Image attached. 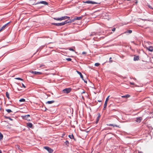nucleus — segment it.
<instances>
[{
  "instance_id": "43",
  "label": "nucleus",
  "mask_w": 153,
  "mask_h": 153,
  "mask_svg": "<svg viewBox=\"0 0 153 153\" xmlns=\"http://www.w3.org/2000/svg\"><path fill=\"white\" fill-rule=\"evenodd\" d=\"M0 153H2V152L0 150Z\"/></svg>"
},
{
  "instance_id": "42",
  "label": "nucleus",
  "mask_w": 153,
  "mask_h": 153,
  "mask_svg": "<svg viewBox=\"0 0 153 153\" xmlns=\"http://www.w3.org/2000/svg\"><path fill=\"white\" fill-rule=\"evenodd\" d=\"M130 84L131 85H134V82H130Z\"/></svg>"
},
{
  "instance_id": "6",
  "label": "nucleus",
  "mask_w": 153,
  "mask_h": 153,
  "mask_svg": "<svg viewBox=\"0 0 153 153\" xmlns=\"http://www.w3.org/2000/svg\"><path fill=\"white\" fill-rule=\"evenodd\" d=\"M30 72L31 73H32L34 74H37V75H40L42 73L41 72H36V71H30Z\"/></svg>"
},
{
  "instance_id": "38",
  "label": "nucleus",
  "mask_w": 153,
  "mask_h": 153,
  "mask_svg": "<svg viewBox=\"0 0 153 153\" xmlns=\"http://www.w3.org/2000/svg\"><path fill=\"white\" fill-rule=\"evenodd\" d=\"M110 60V62H112V58L111 57H110L109 59Z\"/></svg>"
},
{
  "instance_id": "32",
  "label": "nucleus",
  "mask_w": 153,
  "mask_h": 153,
  "mask_svg": "<svg viewBox=\"0 0 153 153\" xmlns=\"http://www.w3.org/2000/svg\"><path fill=\"white\" fill-rule=\"evenodd\" d=\"M66 60L68 61H71V59L70 58H67L66 59Z\"/></svg>"
},
{
  "instance_id": "27",
  "label": "nucleus",
  "mask_w": 153,
  "mask_h": 153,
  "mask_svg": "<svg viewBox=\"0 0 153 153\" xmlns=\"http://www.w3.org/2000/svg\"><path fill=\"white\" fill-rule=\"evenodd\" d=\"M132 31L131 30H127L126 32V33H132Z\"/></svg>"
},
{
  "instance_id": "45",
  "label": "nucleus",
  "mask_w": 153,
  "mask_h": 153,
  "mask_svg": "<svg viewBox=\"0 0 153 153\" xmlns=\"http://www.w3.org/2000/svg\"><path fill=\"white\" fill-rule=\"evenodd\" d=\"M99 101V102H101V101L99 100V101Z\"/></svg>"
},
{
  "instance_id": "19",
  "label": "nucleus",
  "mask_w": 153,
  "mask_h": 153,
  "mask_svg": "<svg viewBox=\"0 0 153 153\" xmlns=\"http://www.w3.org/2000/svg\"><path fill=\"white\" fill-rule=\"evenodd\" d=\"M54 101L53 100H52L50 101H48L46 103V104H52V103H53L54 102Z\"/></svg>"
},
{
  "instance_id": "29",
  "label": "nucleus",
  "mask_w": 153,
  "mask_h": 153,
  "mask_svg": "<svg viewBox=\"0 0 153 153\" xmlns=\"http://www.w3.org/2000/svg\"><path fill=\"white\" fill-rule=\"evenodd\" d=\"M3 135L2 134H0V140L3 138Z\"/></svg>"
},
{
  "instance_id": "23",
  "label": "nucleus",
  "mask_w": 153,
  "mask_h": 153,
  "mask_svg": "<svg viewBox=\"0 0 153 153\" xmlns=\"http://www.w3.org/2000/svg\"><path fill=\"white\" fill-rule=\"evenodd\" d=\"M16 148L17 149H18L19 150H21L20 149V146L19 145H17L15 146Z\"/></svg>"
},
{
  "instance_id": "16",
  "label": "nucleus",
  "mask_w": 153,
  "mask_h": 153,
  "mask_svg": "<svg viewBox=\"0 0 153 153\" xmlns=\"http://www.w3.org/2000/svg\"><path fill=\"white\" fill-rule=\"evenodd\" d=\"M82 19V17H75L74 18L75 20H80Z\"/></svg>"
},
{
  "instance_id": "35",
  "label": "nucleus",
  "mask_w": 153,
  "mask_h": 153,
  "mask_svg": "<svg viewBox=\"0 0 153 153\" xmlns=\"http://www.w3.org/2000/svg\"><path fill=\"white\" fill-rule=\"evenodd\" d=\"M65 143L66 145H68L69 144V142L68 141H66Z\"/></svg>"
},
{
  "instance_id": "5",
  "label": "nucleus",
  "mask_w": 153,
  "mask_h": 153,
  "mask_svg": "<svg viewBox=\"0 0 153 153\" xmlns=\"http://www.w3.org/2000/svg\"><path fill=\"white\" fill-rule=\"evenodd\" d=\"M84 3H88V4H97L98 3L95 2L93 1H88L84 2Z\"/></svg>"
},
{
  "instance_id": "28",
  "label": "nucleus",
  "mask_w": 153,
  "mask_h": 153,
  "mask_svg": "<svg viewBox=\"0 0 153 153\" xmlns=\"http://www.w3.org/2000/svg\"><path fill=\"white\" fill-rule=\"evenodd\" d=\"M15 79H16L19 80H20L21 81H23V79H22L21 78H19V77L15 78Z\"/></svg>"
},
{
  "instance_id": "48",
  "label": "nucleus",
  "mask_w": 153,
  "mask_h": 153,
  "mask_svg": "<svg viewBox=\"0 0 153 153\" xmlns=\"http://www.w3.org/2000/svg\"><path fill=\"white\" fill-rule=\"evenodd\" d=\"M99 153V152H98V153Z\"/></svg>"
},
{
  "instance_id": "9",
  "label": "nucleus",
  "mask_w": 153,
  "mask_h": 153,
  "mask_svg": "<svg viewBox=\"0 0 153 153\" xmlns=\"http://www.w3.org/2000/svg\"><path fill=\"white\" fill-rule=\"evenodd\" d=\"M146 48L149 51L152 52L153 51V47L152 46H150L148 47H146Z\"/></svg>"
},
{
  "instance_id": "30",
  "label": "nucleus",
  "mask_w": 153,
  "mask_h": 153,
  "mask_svg": "<svg viewBox=\"0 0 153 153\" xmlns=\"http://www.w3.org/2000/svg\"><path fill=\"white\" fill-rule=\"evenodd\" d=\"M100 63H96L94 65L96 66H98L100 65Z\"/></svg>"
},
{
  "instance_id": "47",
  "label": "nucleus",
  "mask_w": 153,
  "mask_h": 153,
  "mask_svg": "<svg viewBox=\"0 0 153 153\" xmlns=\"http://www.w3.org/2000/svg\"><path fill=\"white\" fill-rule=\"evenodd\" d=\"M2 134L1 132H0V134Z\"/></svg>"
},
{
  "instance_id": "3",
  "label": "nucleus",
  "mask_w": 153,
  "mask_h": 153,
  "mask_svg": "<svg viewBox=\"0 0 153 153\" xmlns=\"http://www.w3.org/2000/svg\"><path fill=\"white\" fill-rule=\"evenodd\" d=\"M53 25L57 26H62V25H64L65 24H66V22H65V21L64 22H61V23H53Z\"/></svg>"
},
{
  "instance_id": "10",
  "label": "nucleus",
  "mask_w": 153,
  "mask_h": 153,
  "mask_svg": "<svg viewBox=\"0 0 153 153\" xmlns=\"http://www.w3.org/2000/svg\"><path fill=\"white\" fill-rule=\"evenodd\" d=\"M139 56H134V60L135 61H138L139 60Z\"/></svg>"
},
{
  "instance_id": "18",
  "label": "nucleus",
  "mask_w": 153,
  "mask_h": 153,
  "mask_svg": "<svg viewBox=\"0 0 153 153\" xmlns=\"http://www.w3.org/2000/svg\"><path fill=\"white\" fill-rule=\"evenodd\" d=\"M130 97V96L128 94H127L125 96H122V98H127L128 97Z\"/></svg>"
},
{
  "instance_id": "37",
  "label": "nucleus",
  "mask_w": 153,
  "mask_h": 153,
  "mask_svg": "<svg viewBox=\"0 0 153 153\" xmlns=\"http://www.w3.org/2000/svg\"><path fill=\"white\" fill-rule=\"evenodd\" d=\"M115 29H115V28H114H114H113L112 29V31H113V32H114V31H115Z\"/></svg>"
},
{
  "instance_id": "25",
  "label": "nucleus",
  "mask_w": 153,
  "mask_h": 153,
  "mask_svg": "<svg viewBox=\"0 0 153 153\" xmlns=\"http://www.w3.org/2000/svg\"><path fill=\"white\" fill-rule=\"evenodd\" d=\"M8 113H10L11 112H12V111L11 110L9 109H6L5 110Z\"/></svg>"
},
{
  "instance_id": "7",
  "label": "nucleus",
  "mask_w": 153,
  "mask_h": 153,
  "mask_svg": "<svg viewBox=\"0 0 153 153\" xmlns=\"http://www.w3.org/2000/svg\"><path fill=\"white\" fill-rule=\"evenodd\" d=\"M30 117V115L29 114L22 116L23 119L26 120H27L28 118Z\"/></svg>"
},
{
  "instance_id": "41",
  "label": "nucleus",
  "mask_w": 153,
  "mask_h": 153,
  "mask_svg": "<svg viewBox=\"0 0 153 153\" xmlns=\"http://www.w3.org/2000/svg\"><path fill=\"white\" fill-rule=\"evenodd\" d=\"M85 93V91H83L81 93L82 94H84Z\"/></svg>"
},
{
  "instance_id": "21",
  "label": "nucleus",
  "mask_w": 153,
  "mask_h": 153,
  "mask_svg": "<svg viewBox=\"0 0 153 153\" xmlns=\"http://www.w3.org/2000/svg\"><path fill=\"white\" fill-rule=\"evenodd\" d=\"M107 125L108 126H113L114 127V126H116V127H119V126L118 125H113V124H107Z\"/></svg>"
},
{
  "instance_id": "36",
  "label": "nucleus",
  "mask_w": 153,
  "mask_h": 153,
  "mask_svg": "<svg viewBox=\"0 0 153 153\" xmlns=\"http://www.w3.org/2000/svg\"><path fill=\"white\" fill-rule=\"evenodd\" d=\"M43 66H45V65H40L39 68H41V67Z\"/></svg>"
},
{
  "instance_id": "22",
  "label": "nucleus",
  "mask_w": 153,
  "mask_h": 153,
  "mask_svg": "<svg viewBox=\"0 0 153 153\" xmlns=\"http://www.w3.org/2000/svg\"><path fill=\"white\" fill-rule=\"evenodd\" d=\"M68 137L71 139H73L74 140L75 139L74 138V136L72 134L71 135H69Z\"/></svg>"
},
{
  "instance_id": "4",
  "label": "nucleus",
  "mask_w": 153,
  "mask_h": 153,
  "mask_svg": "<svg viewBox=\"0 0 153 153\" xmlns=\"http://www.w3.org/2000/svg\"><path fill=\"white\" fill-rule=\"evenodd\" d=\"M44 148L47 150L50 153H52L53 151V150L48 146H45Z\"/></svg>"
},
{
  "instance_id": "33",
  "label": "nucleus",
  "mask_w": 153,
  "mask_h": 153,
  "mask_svg": "<svg viewBox=\"0 0 153 153\" xmlns=\"http://www.w3.org/2000/svg\"><path fill=\"white\" fill-rule=\"evenodd\" d=\"M149 7L151 8L152 9H153V7H152V6L149 5H148Z\"/></svg>"
},
{
  "instance_id": "15",
  "label": "nucleus",
  "mask_w": 153,
  "mask_h": 153,
  "mask_svg": "<svg viewBox=\"0 0 153 153\" xmlns=\"http://www.w3.org/2000/svg\"><path fill=\"white\" fill-rule=\"evenodd\" d=\"M27 126L29 128H31L32 127V124L31 123H27Z\"/></svg>"
},
{
  "instance_id": "34",
  "label": "nucleus",
  "mask_w": 153,
  "mask_h": 153,
  "mask_svg": "<svg viewBox=\"0 0 153 153\" xmlns=\"http://www.w3.org/2000/svg\"><path fill=\"white\" fill-rule=\"evenodd\" d=\"M69 50L70 51H74V50L73 49V48H69Z\"/></svg>"
},
{
  "instance_id": "44",
  "label": "nucleus",
  "mask_w": 153,
  "mask_h": 153,
  "mask_svg": "<svg viewBox=\"0 0 153 153\" xmlns=\"http://www.w3.org/2000/svg\"><path fill=\"white\" fill-rule=\"evenodd\" d=\"M82 97V98H83V99H84V97Z\"/></svg>"
},
{
  "instance_id": "31",
  "label": "nucleus",
  "mask_w": 153,
  "mask_h": 153,
  "mask_svg": "<svg viewBox=\"0 0 153 153\" xmlns=\"http://www.w3.org/2000/svg\"><path fill=\"white\" fill-rule=\"evenodd\" d=\"M109 96H108V97L106 98V100L105 101V102H108V100H109Z\"/></svg>"
},
{
  "instance_id": "24",
  "label": "nucleus",
  "mask_w": 153,
  "mask_h": 153,
  "mask_svg": "<svg viewBox=\"0 0 153 153\" xmlns=\"http://www.w3.org/2000/svg\"><path fill=\"white\" fill-rule=\"evenodd\" d=\"M6 96L8 99H10L9 94L7 92H6Z\"/></svg>"
},
{
  "instance_id": "14",
  "label": "nucleus",
  "mask_w": 153,
  "mask_h": 153,
  "mask_svg": "<svg viewBox=\"0 0 153 153\" xmlns=\"http://www.w3.org/2000/svg\"><path fill=\"white\" fill-rule=\"evenodd\" d=\"M77 72L78 73V74L80 75V77L82 78V79L84 80L83 77V75L80 72L78 71H77Z\"/></svg>"
},
{
  "instance_id": "20",
  "label": "nucleus",
  "mask_w": 153,
  "mask_h": 153,
  "mask_svg": "<svg viewBox=\"0 0 153 153\" xmlns=\"http://www.w3.org/2000/svg\"><path fill=\"white\" fill-rule=\"evenodd\" d=\"M107 102H106V101L105 102V104L104 105V108H103V109L104 110L106 108Z\"/></svg>"
},
{
  "instance_id": "26",
  "label": "nucleus",
  "mask_w": 153,
  "mask_h": 153,
  "mask_svg": "<svg viewBox=\"0 0 153 153\" xmlns=\"http://www.w3.org/2000/svg\"><path fill=\"white\" fill-rule=\"evenodd\" d=\"M19 101L20 102H24L25 101V100L23 98L19 100Z\"/></svg>"
},
{
  "instance_id": "2",
  "label": "nucleus",
  "mask_w": 153,
  "mask_h": 153,
  "mask_svg": "<svg viewBox=\"0 0 153 153\" xmlns=\"http://www.w3.org/2000/svg\"><path fill=\"white\" fill-rule=\"evenodd\" d=\"M71 91V89L70 88H66L63 89L62 91L64 93H69Z\"/></svg>"
},
{
  "instance_id": "8",
  "label": "nucleus",
  "mask_w": 153,
  "mask_h": 153,
  "mask_svg": "<svg viewBox=\"0 0 153 153\" xmlns=\"http://www.w3.org/2000/svg\"><path fill=\"white\" fill-rule=\"evenodd\" d=\"M75 20L74 18L73 19H71L70 20H66L65 21V22H66V24L68 23H70L72 22H74Z\"/></svg>"
},
{
  "instance_id": "12",
  "label": "nucleus",
  "mask_w": 153,
  "mask_h": 153,
  "mask_svg": "<svg viewBox=\"0 0 153 153\" xmlns=\"http://www.w3.org/2000/svg\"><path fill=\"white\" fill-rule=\"evenodd\" d=\"M100 117V114H99L98 115L96 119V123H97L98 122L99 119Z\"/></svg>"
},
{
  "instance_id": "40",
  "label": "nucleus",
  "mask_w": 153,
  "mask_h": 153,
  "mask_svg": "<svg viewBox=\"0 0 153 153\" xmlns=\"http://www.w3.org/2000/svg\"><path fill=\"white\" fill-rule=\"evenodd\" d=\"M86 52H83L82 53V54H86Z\"/></svg>"
},
{
  "instance_id": "13",
  "label": "nucleus",
  "mask_w": 153,
  "mask_h": 153,
  "mask_svg": "<svg viewBox=\"0 0 153 153\" xmlns=\"http://www.w3.org/2000/svg\"><path fill=\"white\" fill-rule=\"evenodd\" d=\"M142 120V118L141 117L137 118L136 121L137 122L140 123Z\"/></svg>"
},
{
  "instance_id": "17",
  "label": "nucleus",
  "mask_w": 153,
  "mask_h": 153,
  "mask_svg": "<svg viewBox=\"0 0 153 153\" xmlns=\"http://www.w3.org/2000/svg\"><path fill=\"white\" fill-rule=\"evenodd\" d=\"M7 24L4 25L0 29V32L2 30L4 29L7 26Z\"/></svg>"
},
{
  "instance_id": "1",
  "label": "nucleus",
  "mask_w": 153,
  "mask_h": 153,
  "mask_svg": "<svg viewBox=\"0 0 153 153\" xmlns=\"http://www.w3.org/2000/svg\"><path fill=\"white\" fill-rule=\"evenodd\" d=\"M70 19V17L69 16H65L63 17H62L60 18H54V19L56 20H65L66 19Z\"/></svg>"
},
{
  "instance_id": "46",
  "label": "nucleus",
  "mask_w": 153,
  "mask_h": 153,
  "mask_svg": "<svg viewBox=\"0 0 153 153\" xmlns=\"http://www.w3.org/2000/svg\"><path fill=\"white\" fill-rule=\"evenodd\" d=\"M84 82H86V83L87 82V81H85V80H84Z\"/></svg>"
},
{
  "instance_id": "39",
  "label": "nucleus",
  "mask_w": 153,
  "mask_h": 153,
  "mask_svg": "<svg viewBox=\"0 0 153 153\" xmlns=\"http://www.w3.org/2000/svg\"><path fill=\"white\" fill-rule=\"evenodd\" d=\"M22 87H23L24 88H26V86L24 85L22 83Z\"/></svg>"
},
{
  "instance_id": "11",
  "label": "nucleus",
  "mask_w": 153,
  "mask_h": 153,
  "mask_svg": "<svg viewBox=\"0 0 153 153\" xmlns=\"http://www.w3.org/2000/svg\"><path fill=\"white\" fill-rule=\"evenodd\" d=\"M38 3L43 4L45 5L48 4V3L47 2H46L45 1H41L39 2Z\"/></svg>"
}]
</instances>
